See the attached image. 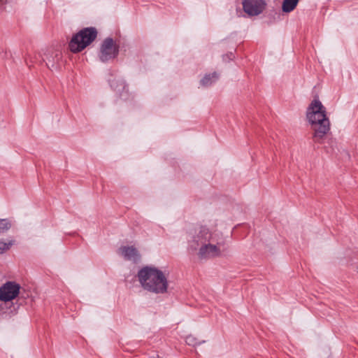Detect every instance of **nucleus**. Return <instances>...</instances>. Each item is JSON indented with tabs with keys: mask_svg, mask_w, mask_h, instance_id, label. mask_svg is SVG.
<instances>
[{
	"mask_svg": "<svg viewBox=\"0 0 358 358\" xmlns=\"http://www.w3.org/2000/svg\"><path fill=\"white\" fill-rule=\"evenodd\" d=\"M356 271H357V274H358V266H357V268H356Z\"/></svg>",
	"mask_w": 358,
	"mask_h": 358,
	"instance_id": "nucleus-15",
	"label": "nucleus"
},
{
	"mask_svg": "<svg viewBox=\"0 0 358 358\" xmlns=\"http://www.w3.org/2000/svg\"><path fill=\"white\" fill-rule=\"evenodd\" d=\"M117 252L125 259L134 263L138 262L141 258V255L138 250L134 246H122L118 249Z\"/></svg>",
	"mask_w": 358,
	"mask_h": 358,
	"instance_id": "nucleus-7",
	"label": "nucleus"
},
{
	"mask_svg": "<svg viewBox=\"0 0 358 358\" xmlns=\"http://www.w3.org/2000/svg\"><path fill=\"white\" fill-rule=\"evenodd\" d=\"M299 0H283L282 10L285 13H290L296 7Z\"/></svg>",
	"mask_w": 358,
	"mask_h": 358,
	"instance_id": "nucleus-8",
	"label": "nucleus"
},
{
	"mask_svg": "<svg viewBox=\"0 0 358 358\" xmlns=\"http://www.w3.org/2000/svg\"><path fill=\"white\" fill-rule=\"evenodd\" d=\"M97 31L94 27L85 28L73 36L69 48L73 52H78L85 49L96 37Z\"/></svg>",
	"mask_w": 358,
	"mask_h": 358,
	"instance_id": "nucleus-4",
	"label": "nucleus"
},
{
	"mask_svg": "<svg viewBox=\"0 0 358 358\" xmlns=\"http://www.w3.org/2000/svg\"><path fill=\"white\" fill-rule=\"evenodd\" d=\"M188 250H198L201 259L220 257L226 251L225 239L222 232L215 227H200L187 232Z\"/></svg>",
	"mask_w": 358,
	"mask_h": 358,
	"instance_id": "nucleus-1",
	"label": "nucleus"
},
{
	"mask_svg": "<svg viewBox=\"0 0 358 358\" xmlns=\"http://www.w3.org/2000/svg\"><path fill=\"white\" fill-rule=\"evenodd\" d=\"M138 278L145 289L166 291L168 282L164 273L153 266H145L138 272Z\"/></svg>",
	"mask_w": 358,
	"mask_h": 358,
	"instance_id": "nucleus-3",
	"label": "nucleus"
},
{
	"mask_svg": "<svg viewBox=\"0 0 358 358\" xmlns=\"http://www.w3.org/2000/svg\"><path fill=\"white\" fill-rule=\"evenodd\" d=\"M15 244V241L13 239L5 241L3 239L0 240V255L3 254L8 251L11 247Z\"/></svg>",
	"mask_w": 358,
	"mask_h": 358,
	"instance_id": "nucleus-11",
	"label": "nucleus"
},
{
	"mask_svg": "<svg viewBox=\"0 0 358 358\" xmlns=\"http://www.w3.org/2000/svg\"><path fill=\"white\" fill-rule=\"evenodd\" d=\"M12 227V222L9 219H0V234L8 231Z\"/></svg>",
	"mask_w": 358,
	"mask_h": 358,
	"instance_id": "nucleus-13",
	"label": "nucleus"
},
{
	"mask_svg": "<svg viewBox=\"0 0 358 358\" xmlns=\"http://www.w3.org/2000/svg\"><path fill=\"white\" fill-rule=\"evenodd\" d=\"M20 292H0V302H8L15 299Z\"/></svg>",
	"mask_w": 358,
	"mask_h": 358,
	"instance_id": "nucleus-12",
	"label": "nucleus"
},
{
	"mask_svg": "<svg viewBox=\"0 0 358 358\" xmlns=\"http://www.w3.org/2000/svg\"><path fill=\"white\" fill-rule=\"evenodd\" d=\"M119 52V46L110 38H106L100 48L99 58L102 62H106L115 58Z\"/></svg>",
	"mask_w": 358,
	"mask_h": 358,
	"instance_id": "nucleus-5",
	"label": "nucleus"
},
{
	"mask_svg": "<svg viewBox=\"0 0 358 358\" xmlns=\"http://www.w3.org/2000/svg\"><path fill=\"white\" fill-rule=\"evenodd\" d=\"M266 3L263 0H244L243 6L244 11L249 15H257L265 8Z\"/></svg>",
	"mask_w": 358,
	"mask_h": 358,
	"instance_id": "nucleus-6",
	"label": "nucleus"
},
{
	"mask_svg": "<svg viewBox=\"0 0 358 358\" xmlns=\"http://www.w3.org/2000/svg\"><path fill=\"white\" fill-rule=\"evenodd\" d=\"M185 342L189 345L196 346L197 345H200L201 343H204V341H198L197 338L192 335H189L186 337Z\"/></svg>",
	"mask_w": 358,
	"mask_h": 358,
	"instance_id": "nucleus-14",
	"label": "nucleus"
},
{
	"mask_svg": "<svg viewBox=\"0 0 358 358\" xmlns=\"http://www.w3.org/2000/svg\"><path fill=\"white\" fill-rule=\"evenodd\" d=\"M306 120L313 131V139L316 143H321L330 131V120L327 116L326 108L316 96L308 105Z\"/></svg>",
	"mask_w": 358,
	"mask_h": 358,
	"instance_id": "nucleus-2",
	"label": "nucleus"
},
{
	"mask_svg": "<svg viewBox=\"0 0 358 358\" xmlns=\"http://www.w3.org/2000/svg\"><path fill=\"white\" fill-rule=\"evenodd\" d=\"M218 78V75L216 73L212 74L206 75L201 80V84L203 86H208L213 83L216 81Z\"/></svg>",
	"mask_w": 358,
	"mask_h": 358,
	"instance_id": "nucleus-10",
	"label": "nucleus"
},
{
	"mask_svg": "<svg viewBox=\"0 0 358 358\" xmlns=\"http://www.w3.org/2000/svg\"><path fill=\"white\" fill-rule=\"evenodd\" d=\"M20 284L14 281H9L0 287V291H20Z\"/></svg>",
	"mask_w": 358,
	"mask_h": 358,
	"instance_id": "nucleus-9",
	"label": "nucleus"
}]
</instances>
